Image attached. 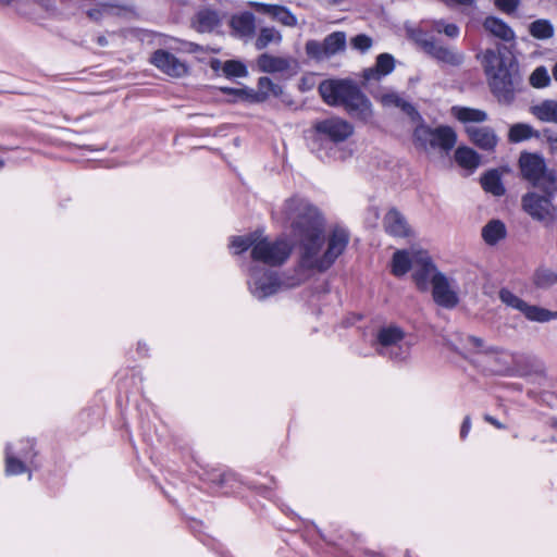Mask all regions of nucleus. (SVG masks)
Listing matches in <instances>:
<instances>
[{"instance_id": "41", "label": "nucleus", "mask_w": 557, "mask_h": 557, "mask_svg": "<svg viewBox=\"0 0 557 557\" xmlns=\"http://www.w3.org/2000/svg\"><path fill=\"white\" fill-rule=\"evenodd\" d=\"M222 70L227 77H245L248 74L245 64L236 60L226 61Z\"/></svg>"}, {"instance_id": "10", "label": "nucleus", "mask_w": 557, "mask_h": 557, "mask_svg": "<svg viewBox=\"0 0 557 557\" xmlns=\"http://www.w3.org/2000/svg\"><path fill=\"white\" fill-rule=\"evenodd\" d=\"M313 129L321 140L341 144L354 135L355 127L347 120L330 116L313 124Z\"/></svg>"}, {"instance_id": "42", "label": "nucleus", "mask_w": 557, "mask_h": 557, "mask_svg": "<svg viewBox=\"0 0 557 557\" xmlns=\"http://www.w3.org/2000/svg\"><path fill=\"white\" fill-rule=\"evenodd\" d=\"M306 54L317 61L327 59L323 41L308 40L305 46Z\"/></svg>"}, {"instance_id": "31", "label": "nucleus", "mask_w": 557, "mask_h": 557, "mask_svg": "<svg viewBox=\"0 0 557 557\" xmlns=\"http://www.w3.org/2000/svg\"><path fill=\"white\" fill-rule=\"evenodd\" d=\"M455 160L456 162L468 170H474L480 164L479 154L469 147H459L455 151Z\"/></svg>"}, {"instance_id": "32", "label": "nucleus", "mask_w": 557, "mask_h": 557, "mask_svg": "<svg viewBox=\"0 0 557 557\" xmlns=\"http://www.w3.org/2000/svg\"><path fill=\"white\" fill-rule=\"evenodd\" d=\"M323 44L324 51L326 52L329 59L332 55L345 50L346 35L344 32H334L324 38Z\"/></svg>"}, {"instance_id": "22", "label": "nucleus", "mask_w": 557, "mask_h": 557, "mask_svg": "<svg viewBox=\"0 0 557 557\" xmlns=\"http://www.w3.org/2000/svg\"><path fill=\"white\" fill-rule=\"evenodd\" d=\"M414 250H398L394 253L392 259V273L396 276H403L410 269L416 265V253Z\"/></svg>"}, {"instance_id": "49", "label": "nucleus", "mask_w": 557, "mask_h": 557, "mask_svg": "<svg viewBox=\"0 0 557 557\" xmlns=\"http://www.w3.org/2000/svg\"><path fill=\"white\" fill-rule=\"evenodd\" d=\"M102 15V9H91L88 11V16L91 18V20H99Z\"/></svg>"}, {"instance_id": "48", "label": "nucleus", "mask_w": 557, "mask_h": 557, "mask_svg": "<svg viewBox=\"0 0 557 557\" xmlns=\"http://www.w3.org/2000/svg\"><path fill=\"white\" fill-rule=\"evenodd\" d=\"M470 429H471V420L469 417H466L462 422L461 430H460L461 438H465L468 435Z\"/></svg>"}, {"instance_id": "25", "label": "nucleus", "mask_w": 557, "mask_h": 557, "mask_svg": "<svg viewBox=\"0 0 557 557\" xmlns=\"http://www.w3.org/2000/svg\"><path fill=\"white\" fill-rule=\"evenodd\" d=\"M530 112L541 122L557 124V100H544L532 106Z\"/></svg>"}, {"instance_id": "7", "label": "nucleus", "mask_w": 557, "mask_h": 557, "mask_svg": "<svg viewBox=\"0 0 557 557\" xmlns=\"http://www.w3.org/2000/svg\"><path fill=\"white\" fill-rule=\"evenodd\" d=\"M292 253V246L285 238L274 240L259 232L258 242L251 251L255 261L276 267L283 264Z\"/></svg>"}, {"instance_id": "13", "label": "nucleus", "mask_w": 557, "mask_h": 557, "mask_svg": "<svg viewBox=\"0 0 557 557\" xmlns=\"http://www.w3.org/2000/svg\"><path fill=\"white\" fill-rule=\"evenodd\" d=\"M432 296L438 306L447 309L455 308L459 302L456 286L443 273L433 277Z\"/></svg>"}, {"instance_id": "14", "label": "nucleus", "mask_w": 557, "mask_h": 557, "mask_svg": "<svg viewBox=\"0 0 557 557\" xmlns=\"http://www.w3.org/2000/svg\"><path fill=\"white\" fill-rule=\"evenodd\" d=\"M416 265L413 267V280L420 290H426L429 283H433L436 274H442L431 261L429 255L424 251L416 253Z\"/></svg>"}, {"instance_id": "40", "label": "nucleus", "mask_w": 557, "mask_h": 557, "mask_svg": "<svg viewBox=\"0 0 557 557\" xmlns=\"http://www.w3.org/2000/svg\"><path fill=\"white\" fill-rule=\"evenodd\" d=\"M408 36L412 39L425 53L430 50L429 46H432L436 39L429 36L428 33L421 28H409Z\"/></svg>"}, {"instance_id": "55", "label": "nucleus", "mask_w": 557, "mask_h": 557, "mask_svg": "<svg viewBox=\"0 0 557 557\" xmlns=\"http://www.w3.org/2000/svg\"><path fill=\"white\" fill-rule=\"evenodd\" d=\"M555 141L557 143V139Z\"/></svg>"}, {"instance_id": "50", "label": "nucleus", "mask_w": 557, "mask_h": 557, "mask_svg": "<svg viewBox=\"0 0 557 557\" xmlns=\"http://www.w3.org/2000/svg\"><path fill=\"white\" fill-rule=\"evenodd\" d=\"M485 421H487L488 423L493 424L497 429H504L505 428L504 424H502L499 421H497L492 416H485Z\"/></svg>"}, {"instance_id": "16", "label": "nucleus", "mask_w": 557, "mask_h": 557, "mask_svg": "<svg viewBox=\"0 0 557 557\" xmlns=\"http://www.w3.org/2000/svg\"><path fill=\"white\" fill-rule=\"evenodd\" d=\"M429 47L430 50L426 54L440 63H444L449 66H460L465 61V54L461 51L454 47L443 46L437 40Z\"/></svg>"}, {"instance_id": "11", "label": "nucleus", "mask_w": 557, "mask_h": 557, "mask_svg": "<svg viewBox=\"0 0 557 557\" xmlns=\"http://www.w3.org/2000/svg\"><path fill=\"white\" fill-rule=\"evenodd\" d=\"M250 293L257 299L274 295L281 288V282L273 271L253 268L248 280Z\"/></svg>"}, {"instance_id": "54", "label": "nucleus", "mask_w": 557, "mask_h": 557, "mask_svg": "<svg viewBox=\"0 0 557 557\" xmlns=\"http://www.w3.org/2000/svg\"><path fill=\"white\" fill-rule=\"evenodd\" d=\"M556 428H557V422H556Z\"/></svg>"}, {"instance_id": "28", "label": "nucleus", "mask_w": 557, "mask_h": 557, "mask_svg": "<svg viewBox=\"0 0 557 557\" xmlns=\"http://www.w3.org/2000/svg\"><path fill=\"white\" fill-rule=\"evenodd\" d=\"M451 114L460 122L468 123H482L487 120V113L480 109L468 107H453Z\"/></svg>"}, {"instance_id": "29", "label": "nucleus", "mask_w": 557, "mask_h": 557, "mask_svg": "<svg viewBox=\"0 0 557 557\" xmlns=\"http://www.w3.org/2000/svg\"><path fill=\"white\" fill-rule=\"evenodd\" d=\"M481 185L486 193L494 196L505 194V187L502 183L500 173L497 170H490L481 177Z\"/></svg>"}, {"instance_id": "8", "label": "nucleus", "mask_w": 557, "mask_h": 557, "mask_svg": "<svg viewBox=\"0 0 557 557\" xmlns=\"http://www.w3.org/2000/svg\"><path fill=\"white\" fill-rule=\"evenodd\" d=\"M554 196L548 193L540 195L536 191H529L522 196L521 207L532 220L544 226H552L557 221V208L553 203Z\"/></svg>"}, {"instance_id": "21", "label": "nucleus", "mask_w": 557, "mask_h": 557, "mask_svg": "<svg viewBox=\"0 0 557 557\" xmlns=\"http://www.w3.org/2000/svg\"><path fill=\"white\" fill-rule=\"evenodd\" d=\"M483 27L494 37H497L504 41H512L516 38L512 28L504 22L502 18L495 16H488L483 23Z\"/></svg>"}, {"instance_id": "9", "label": "nucleus", "mask_w": 557, "mask_h": 557, "mask_svg": "<svg viewBox=\"0 0 557 557\" xmlns=\"http://www.w3.org/2000/svg\"><path fill=\"white\" fill-rule=\"evenodd\" d=\"M498 295L503 304L520 311L529 321L545 323L557 319V311H550L540 306L530 305L509 289L503 288L499 290Z\"/></svg>"}, {"instance_id": "39", "label": "nucleus", "mask_w": 557, "mask_h": 557, "mask_svg": "<svg viewBox=\"0 0 557 557\" xmlns=\"http://www.w3.org/2000/svg\"><path fill=\"white\" fill-rule=\"evenodd\" d=\"M466 343L468 346L475 348L479 352H483L488 356L503 355L504 349L497 346H487L484 341L473 335L466 336Z\"/></svg>"}, {"instance_id": "38", "label": "nucleus", "mask_w": 557, "mask_h": 557, "mask_svg": "<svg viewBox=\"0 0 557 557\" xmlns=\"http://www.w3.org/2000/svg\"><path fill=\"white\" fill-rule=\"evenodd\" d=\"M530 34L536 39H548L554 35V27L548 20H536L529 26Z\"/></svg>"}, {"instance_id": "18", "label": "nucleus", "mask_w": 557, "mask_h": 557, "mask_svg": "<svg viewBox=\"0 0 557 557\" xmlns=\"http://www.w3.org/2000/svg\"><path fill=\"white\" fill-rule=\"evenodd\" d=\"M258 67L264 73H284L296 65L292 58L276 57L269 53H262L257 60Z\"/></svg>"}, {"instance_id": "20", "label": "nucleus", "mask_w": 557, "mask_h": 557, "mask_svg": "<svg viewBox=\"0 0 557 557\" xmlns=\"http://www.w3.org/2000/svg\"><path fill=\"white\" fill-rule=\"evenodd\" d=\"M28 458V451L20 449L14 451L11 445L5 448V473L8 475H16L26 472L27 468L22 460Z\"/></svg>"}, {"instance_id": "45", "label": "nucleus", "mask_w": 557, "mask_h": 557, "mask_svg": "<svg viewBox=\"0 0 557 557\" xmlns=\"http://www.w3.org/2000/svg\"><path fill=\"white\" fill-rule=\"evenodd\" d=\"M520 4V0H495V5L504 13H513Z\"/></svg>"}, {"instance_id": "34", "label": "nucleus", "mask_w": 557, "mask_h": 557, "mask_svg": "<svg viewBox=\"0 0 557 557\" xmlns=\"http://www.w3.org/2000/svg\"><path fill=\"white\" fill-rule=\"evenodd\" d=\"M537 136V132L534 131V128L531 125L525 123L513 124L508 133V139L511 143H520L522 140H527Z\"/></svg>"}, {"instance_id": "37", "label": "nucleus", "mask_w": 557, "mask_h": 557, "mask_svg": "<svg viewBox=\"0 0 557 557\" xmlns=\"http://www.w3.org/2000/svg\"><path fill=\"white\" fill-rule=\"evenodd\" d=\"M381 102L385 107H397L400 108L408 115H417L414 108L405 101L399 95L395 92H388L381 97Z\"/></svg>"}, {"instance_id": "24", "label": "nucleus", "mask_w": 557, "mask_h": 557, "mask_svg": "<svg viewBox=\"0 0 557 557\" xmlns=\"http://www.w3.org/2000/svg\"><path fill=\"white\" fill-rule=\"evenodd\" d=\"M230 26L234 34L238 37H247L252 35L255 30V16L252 13L244 12L232 16Z\"/></svg>"}, {"instance_id": "44", "label": "nucleus", "mask_w": 557, "mask_h": 557, "mask_svg": "<svg viewBox=\"0 0 557 557\" xmlns=\"http://www.w3.org/2000/svg\"><path fill=\"white\" fill-rule=\"evenodd\" d=\"M350 45L360 52H367L372 47L373 40L368 35L359 34L350 39Z\"/></svg>"}, {"instance_id": "5", "label": "nucleus", "mask_w": 557, "mask_h": 557, "mask_svg": "<svg viewBox=\"0 0 557 557\" xmlns=\"http://www.w3.org/2000/svg\"><path fill=\"white\" fill-rule=\"evenodd\" d=\"M457 141L455 131L449 126H438L432 128L425 124H420L413 132V144L417 149L424 152H448L454 148Z\"/></svg>"}, {"instance_id": "35", "label": "nucleus", "mask_w": 557, "mask_h": 557, "mask_svg": "<svg viewBox=\"0 0 557 557\" xmlns=\"http://www.w3.org/2000/svg\"><path fill=\"white\" fill-rule=\"evenodd\" d=\"M259 232L256 231L250 234H247L245 236H235L232 238L230 247L233 249L234 253H242L246 251L247 249L253 250V246H256V243L258 242Z\"/></svg>"}, {"instance_id": "47", "label": "nucleus", "mask_w": 557, "mask_h": 557, "mask_svg": "<svg viewBox=\"0 0 557 557\" xmlns=\"http://www.w3.org/2000/svg\"><path fill=\"white\" fill-rule=\"evenodd\" d=\"M447 22H445L444 20H434L431 22V28L432 30L438 33V34H442V30L445 26H447Z\"/></svg>"}, {"instance_id": "1", "label": "nucleus", "mask_w": 557, "mask_h": 557, "mask_svg": "<svg viewBox=\"0 0 557 557\" xmlns=\"http://www.w3.org/2000/svg\"><path fill=\"white\" fill-rule=\"evenodd\" d=\"M284 214L292 222L293 236L300 248V265L307 270L325 271L345 251L349 243L346 228L336 226L324 243V222L319 211L307 201L292 198L284 206Z\"/></svg>"}, {"instance_id": "17", "label": "nucleus", "mask_w": 557, "mask_h": 557, "mask_svg": "<svg viewBox=\"0 0 557 557\" xmlns=\"http://www.w3.org/2000/svg\"><path fill=\"white\" fill-rule=\"evenodd\" d=\"M385 231L394 237H409L412 230L406 218L396 209H391L383 220Z\"/></svg>"}, {"instance_id": "33", "label": "nucleus", "mask_w": 557, "mask_h": 557, "mask_svg": "<svg viewBox=\"0 0 557 557\" xmlns=\"http://www.w3.org/2000/svg\"><path fill=\"white\" fill-rule=\"evenodd\" d=\"M281 94V86L274 84L271 78L262 76L258 81V91L255 95V100L261 102L270 96L278 97Z\"/></svg>"}, {"instance_id": "27", "label": "nucleus", "mask_w": 557, "mask_h": 557, "mask_svg": "<svg viewBox=\"0 0 557 557\" xmlns=\"http://www.w3.org/2000/svg\"><path fill=\"white\" fill-rule=\"evenodd\" d=\"M507 231L500 220H491L482 228V238L487 245H495L506 237Z\"/></svg>"}, {"instance_id": "52", "label": "nucleus", "mask_w": 557, "mask_h": 557, "mask_svg": "<svg viewBox=\"0 0 557 557\" xmlns=\"http://www.w3.org/2000/svg\"><path fill=\"white\" fill-rule=\"evenodd\" d=\"M11 3V0H0V4L8 5Z\"/></svg>"}, {"instance_id": "23", "label": "nucleus", "mask_w": 557, "mask_h": 557, "mask_svg": "<svg viewBox=\"0 0 557 557\" xmlns=\"http://www.w3.org/2000/svg\"><path fill=\"white\" fill-rule=\"evenodd\" d=\"M222 20L223 16L219 12L211 9H203L198 12L195 26L198 32L209 33L218 28Z\"/></svg>"}, {"instance_id": "51", "label": "nucleus", "mask_w": 557, "mask_h": 557, "mask_svg": "<svg viewBox=\"0 0 557 557\" xmlns=\"http://www.w3.org/2000/svg\"><path fill=\"white\" fill-rule=\"evenodd\" d=\"M553 77L555 81H557V63L553 67Z\"/></svg>"}, {"instance_id": "12", "label": "nucleus", "mask_w": 557, "mask_h": 557, "mask_svg": "<svg viewBox=\"0 0 557 557\" xmlns=\"http://www.w3.org/2000/svg\"><path fill=\"white\" fill-rule=\"evenodd\" d=\"M150 62L159 71L171 77L180 78L188 72V66L184 61L163 49L156 50L150 58Z\"/></svg>"}, {"instance_id": "43", "label": "nucleus", "mask_w": 557, "mask_h": 557, "mask_svg": "<svg viewBox=\"0 0 557 557\" xmlns=\"http://www.w3.org/2000/svg\"><path fill=\"white\" fill-rule=\"evenodd\" d=\"M549 75L544 66L536 67L530 76V84L535 88H543L549 84Z\"/></svg>"}, {"instance_id": "53", "label": "nucleus", "mask_w": 557, "mask_h": 557, "mask_svg": "<svg viewBox=\"0 0 557 557\" xmlns=\"http://www.w3.org/2000/svg\"><path fill=\"white\" fill-rule=\"evenodd\" d=\"M3 166V161H0V169Z\"/></svg>"}, {"instance_id": "26", "label": "nucleus", "mask_w": 557, "mask_h": 557, "mask_svg": "<svg viewBox=\"0 0 557 557\" xmlns=\"http://www.w3.org/2000/svg\"><path fill=\"white\" fill-rule=\"evenodd\" d=\"M532 283L539 289H549L557 285V272L553 269L541 265L535 269L532 275Z\"/></svg>"}, {"instance_id": "3", "label": "nucleus", "mask_w": 557, "mask_h": 557, "mask_svg": "<svg viewBox=\"0 0 557 557\" xmlns=\"http://www.w3.org/2000/svg\"><path fill=\"white\" fill-rule=\"evenodd\" d=\"M319 92L323 101L329 106H344L350 115L363 122L370 121L373 115L370 100L351 81H323L319 85Z\"/></svg>"}, {"instance_id": "2", "label": "nucleus", "mask_w": 557, "mask_h": 557, "mask_svg": "<svg viewBox=\"0 0 557 557\" xmlns=\"http://www.w3.org/2000/svg\"><path fill=\"white\" fill-rule=\"evenodd\" d=\"M482 64L495 97L500 102H510L521 82L513 55L509 51L488 49L482 54Z\"/></svg>"}, {"instance_id": "19", "label": "nucleus", "mask_w": 557, "mask_h": 557, "mask_svg": "<svg viewBox=\"0 0 557 557\" xmlns=\"http://www.w3.org/2000/svg\"><path fill=\"white\" fill-rule=\"evenodd\" d=\"M257 10L287 27H295L298 23L296 15L283 5L257 3Z\"/></svg>"}, {"instance_id": "15", "label": "nucleus", "mask_w": 557, "mask_h": 557, "mask_svg": "<svg viewBox=\"0 0 557 557\" xmlns=\"http://www.w3.org/2000/svg\"><path fill=\"white\" fill-rule=\"evenodd\" d=\"M467 134L476 147L485 151H493L498 143V137L491 127L468 125Z\"/></svg>"}, {"instance_id": "46", "label": "nucleus", "mask_w": 557, "mask_h": 557, "mask_svg": "<svg viewBox=\"0 0 557 557\" xmlns=\"http://www.w3.org/2000/svg\"><path fill=\"white\" fill-rule=\"evenodd\" d=\"M442 34L448 38H457L460 34V29L456 24L449 23L443 28Z\"/></svg>"}, {"instance_id": "4", "label": "nucleus", "mask_w": 557, "mask_h": 557, "mask_svg": "<svg viewBox=\"0 0 557 557\" xmlns=\"http://www.w3.org/2000/svg\"><path fill=\"white\" fill-rule=\"evenodd\" d=\"M522 177L533 187L550 195L557 194V174L546 166L543 157L536 153L523 152L519 158Z\"/></svg>"}, {"instance_id": "36", "label": "nucleus", "mask_w": 557, "mask_h": 557, "mask_svg": "<svg viewBox=\"0 0 557 557\" xmlns=\"http://www.w3.org/2000/svg\"><path fill=\"white\" fill-rule=\"evenodd\" d=\"M281 40L282 35L277 29L274 27H263L260 29L255 45L258 50H262L270 44H280Z\"/></svg>"}, {"instance_id": "30", "label": "nucleus", "mask_w": 557, "mask_h": 557, "mask_svg": "<svg viewBox=\"0 0 557 557\" xmlns=\"http://www.w3.org/2000/svg\"><path fill=\"white\" fill-rule=\"evenodd\" d=\"M394 70V58L388 53H382L377 57L375 67L366 71V78H377L382 75H387Z\"/></svg>"}, {"instance_id": "6", "label": "nucleus", "mask_w": 557, "mask_h": 557, "mask_svg": "<svg viewBox=\"0 0 557 557\" xmlns=\"http://www.w3.org/2000/svg\"><path fill=\"white\" fill-rule=\"evenodd\" d=\"M410 344L405 341V332L396 325L383 326L377 331L375 350L392 360H405L410 352Z\"/></svg>"}]
</instances>
